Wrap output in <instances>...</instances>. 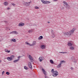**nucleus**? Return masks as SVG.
<instances>
[{
    "instance_id": "12",
    "label": "nucleus",
    "mask_w": 78,
    "mask_h": 78,
    "mask_svg": "<svg viewBox=\"0 0 78 78\" xmlns=\"http://www.w3.org/2000/svg\"><path fill=\"white\" fill-rule=\"evenodd\" d=\"M41 47L42 49H44L45 48V46L44 45L42 44L41 45Z\"/></svg>"
},
{
    "instance_id": "44",
    "label": "nucleus",
    "mask_w": 78,
    "mask_h": 78,
    "mask_svg": "<svg viewBox=\"0 0 78 78\" xmlns=\"http://www.w3.org/2000/svg\"><path fill=\"white\" fill-rule=\"evenodd\" d=\"M31 60H32V61H34V59H33V58H32L31 59Z\"/></svg>"
},
{
    "instance_id": "52",
    "label": "nucleus",
    "mask_w": 78,
    "mask_h": 78,
    "mask_svg": "<svg viewBox=\"0 0 78 78\" xmlns=\"http://www.w3.org/2000/svg\"><path fill=\"white\" fill-rule=\"evenodd\" d=\"M4 22H7V21H5Z\"/></svg>"
},
{
    "instance_id": "6",
    "label": "nucleus",
    "mask_w": 78,
    "mask_h": 78,
    "mask_svg": "<svg viewBox=\"0 0 78 78\" xmlns=\"http://www.w3.org/2000/svg\"><path fill=\"white\" fill-rule=\"evenodd\" d=\"M41 69H42V70L43 72V73L44 74V75H47V74H46V72L45 70H44L42 67H41Z\"/></svg>"
},
{
    "instance_id": "10",
    "label": "nucleus",
    "mask_w": 78,
    "mask_h": 78,
    "mask_svg": "<svg viewBox=\"0 0 78 78\" xmlns=\"http://www.w3.org/2000/svg\"><path fill=\"white\" fill-rule=\"evenodd\" d=\"M63 3L64 4H65V5H66V6H67L68 8H69V5H68V4L67 3V2H65V1H63Z\"/></svg>"
},
{
    "instance_id": "39",
    "label": "nucleus",
    "mask_w": 78,
    "mask_h": 78,
    "mask_svg": "<svg viewBox=\"0 0 78 78\" xmlns=\"http://www.w3.org/2000/svg\"><path fill=\"white\" fill-rule=\"evenodd\" d=\"M12 5H13V6H14V5H15V4L14 3H12Z\"/></svg>"
},
{
    "instance_id": "2",
    "label": "nucleus",
    "mask_w": 78,
    "mask_h": 78,
    "mask_svg": "<svg viewBox=\"0 0 78 78\" xmlns=\"http://www.w3.org/2000/svg\"><path fill=\"white\" fill-rule=\"evenodd\" d=\"M41 1L43 4H48V3H50V2L48 1H45L44 0H41Z\"/></svg>"
},
{
    "instance_id": "4",
    "label": "nucleus",
    "mask_w": 78,
    "mask_h": 78,
    "mask_svg": "<svg viewBox=\"0 0 78 78\" xmlns=\"http://www.w3.org/2000/svg\"><path fill=\"white\" fill-rule=\"evenodd\" d=\"M30 3H31L30 2H25L24 3V6H28V5H30Z\"/></svg>"
},
{
    "instance_id": "41",
    "label": "nucleus",
    "mask_w": 78,
    "mask_h": 78,
    "mask_svg": "<svg viewBox=\"0 0 78 78\" xmlns=\"http://www.w3.org/2000/svg\"><path fill=\"white\" fill-rule=\"evenodd\" d=\"M4 73H5V71H3L2 73V75H3L4 74Z\"/></svg>"
},
{
    "instance_id": "3",
    "label": "nucleus",
    "mask_w": 78,
    "mask_h": 78,
    "mask_svg": "<svg viewBox=\"0 0 78 78\" xmlns=\"http://www.w3.org/2000/svg\"><path fill=\"white\" fill-rule=\"evenodd\" d=\"M27 65L28 66L30 69H33V68L32 67V65H31V63L30 62H29L27 63Z\"/></svg>"
},
{
    "instance_id": "43",
    "label": "nucleus",
    "mask_w": 78,
    "mask_h": 78,
    "mask_svg": "<svg viewBox=\"0 0 78 78\" xmlns=\"http://www.w3.org/2000/svg\"><path fill=\"white\" fill-rule=\"evenodd\" d=\"M63 54H64L65 53H67V52H63L62 53Z\"/></svg>"
},
{
    "instance_id": "53",
    "label": "nucleus",
    "mask_w": 78,
    "mask_h": 78,
    "mask_svg": "<svg viewBox=\"0 0 78 78\" xmlns=\"http://www.w3.org/2000/svg\"><path fill=\"white\" fill-rule=\"evenodd\" d=\"M31 62H32V61H31Z\"/></svg>"
},
{
    "instance_id": "16",
    "label": "nucleus",
    "mask_w": 78,
    "mask_h": 78,
    "mask_svg": "<svg viewBox=\"0 0 78 78\" xmlns=\"http://www.w3.org/2000/svg\"><path fill=\"white\" fill-rule=\"evenodd\" d=\"M71 59V60H72V61H73V62L74 63H76V59H75L74 58V60L72 59Z\"/></svg>"
},
{
    "instance_id": "27",
    "label": "nucleus",
    "mask_w": 78,
    "mask_h": 78,
    "mask_svg": "<svg viewBox=\"0 0 78 78\" xmlns=\"http://www.w3.org/2000/svg\"><path fill=\"white\" fill-rule=\"evenodd\" d=\"M14 55H11L10 57H11V58H12V59H13V58H14Z\"/></svg>"
},
{
    "instance_id": "31",
    "label": "nucleus",
    "mask_w": 78,
    "mask_h": 78,
    "mask_svg": "<svg viewBox=\"0 0 78 78\" xmlns=\"http://www.w3.org/2000/svg\"><path fill=\"white\" fill-rule=\"evenodd\" d=\"M35 9H39V7H38L37 6L35 7Z\"/></svg>"
},
{
    "instance_id": "40",
    "label": "nucleus",
    "mask_w": 78,
    "mask_h": 78,
    "mask_svg": "<svg viewBox=\"0 0 78 78\" xmlns=\"http://www.w3.org/2000/svg\"><path fill=\"white\" fill-rule=\"evenodd\" d=\"M10 51H8V50L7 52V53H10Z\"/></svg>"
},
{
    "instance_id": "18",
    "label": "nucleus",
    "mask_w": 78,
    "mask_h": 78,
    "mask_svg": "<svg viewBox=\"0 0 78 78\" xmlns=\"http://www.w3.org/2000/svg\"><path fill=\"white\" fill-rule=\"evenodd\" d=\"M69 32V33H71V35L72 34H73V33H74V31L72 30L71 31H70Z\"/></svg>"
},
{
    "instance_id": "9",
    "label": "nucleus",
    "mask_w": 78,
    "mask_h": 78,
    "mask_svg": "<svg viewBox=\"0 0 78 78\" xmlns=\"http://www.w3.org/2000/svg\"><path fill=\"white\" fill-rule=\"evenodd\" d=\"M25 25V24L23 23H21L19 24V27H23Z\"/></svg>"
},
{
    "instance_id": "21",
    "label": "nucleus",
    "mask_w": 78,
    "mask_h": 78,
    "mask_svg": "<svg viewBox=\"0 0 78 78\" xmlns=\"http://www.w3.org/2000/svg\"><path fill=\"white\" fill-rule=\"evenodd\" d=\"M32 44L33 45H34L36 44V41H34Z\"/></svg>"
},
{
    "instance_id": "32",
    "label": "nucleus",
    "mask_w": 78,
    "mask_h": 78,
    "mask_svg": "<svg viewBox=\"0 0 78 78\" xmlns=\"http://www.w3.org/2000/svg\"><path fill=\"white\" fill-rule=\"evenodd\" d=\"M51 72L52 73H54L55 72V71H54V69H52L51 70Z\"/></svg>"
},
{
    "instance_id": "24",
    "label": "nucleus",
    "mask_w": 78,
    "mask_h": 78,
    "mask_svg": "<svg viewBox=\"0 0 78 78\" xmlns=\"http://www.w3.org/2000/svg\"><path fill=\"white\" fill-rule=\"evenodd\" d=\"M61 65V64L60 63L57 66V68H60Z\"/></svg>"
},
{
    "instance_id": "15",
    "label": "nucleus",
    "mask_w": 78,
    "mask_h": 78,
    "mask_svg": "<svg viewBox=\"0 0 78 78\" xmlns=\"http://www.w3.org/2000/svg\"><path fill=\"white\" fill-rule=\"evenodd\" d=\"M68 46H72V44L70 42L68 43Z\"/></svg>"
},
{
    "instance_id": "38",
    "label": "nucleus",
    "mask_w": 78,
    "mask_h": 78,
    "mask_svg": "<svg viewBox=\"0 0 78 78\" xmlns=\"http://www.w3.org/2000/svg\"><path fill=\"white\" fill-rule=\"evenodd\" d=\"M55 35H52V37H55Z\"/></svg>"
},
{
    "instance_id": "23",
    "label": "nucleus",
    "mask_w": 78,
    "mask_h": 78,
    "mask_svg": "<svg viewBox=\"0 0 78 78\" xmlns=\"http://www.w3.org/2000/svg\"><path fill=\"white\" fill-rule=\"evenodd\" d=\"M24 69H25V70H28V68L27 67L25 66L24 67Z\"/></svg>"
},
{
    "instance_id": "7",
    "label": "nucleus",
    "mask_w": 78,
    "mask_h": 78,
    "mask_svg": "<svg viewBox=\"0 0 78 78\" xmlns=\"http://www.w3.org/2000/svg\"><path fill=\"white\" fill-rule=\"evenodd\" d=\"M10 34H18V32H17V31H13L10 33Z\"/></svg>"
},
{
    "instance_id": "22",
    "label": "nucleus",
    "mask_w": 78,
    "mask_h": 78,
    "mask_svg": "<svg viewBox=\"0 0 78 78\" xmlns=\"http://www.w3.org/2000/svg\"><path fill=\"white\" fill-rule=\"evenodd\" d=\"M50 61L51 63V64H54V62H53V61L52 60V59H50Z\"/></svg>"
},
{
    "instance_id": "37",
    "label": "nucleus",
    "mask_w": 78,
    "mask_h": 78,
    "mask_svg": "<svg viewBox=\"0 0 78 78\" xmlns=\"http://www.w3.org/2000/svg\"><path fill=\"white\" fill-rule=\"evenodd\" d=\"M20 57H21L20 56H19L18 57V59H19H19H20Z\"/></svg>"
},
{
    "instance_id": "13",
    "label": "nucleus",
    "mask_w": 78,
    "mask_h": 78,
    "mask_svg": "<svg viewBox=\"0 0 78 78\" xmlns=\"http://www.w3.org/2000/svg\"><path fill=\"white\" fill-rule=\"evenodd\" d=\"M66 62L65 61H64V60L61 61L60 64L61 65V64H63Z\"/></svg>"
},
{
    "instance_id": "25",
    "label": "nucleus",
    "mask_w": 78,
    "mask_h": 78,
    "mask_svg": "<svg viewBox=\"0 0 78 78\" xmlns=\"http://www.w3.org/2000/svg\"><path fill=\"white\" fill-rule=\"evenodd\" d=\"M19 60V59H17V60H15L13 61V62H17Z\"/></svg>"
},
{
    "instance_id": "29",
    "label": "nucleus",
    "mask_w": 78,
    "mask_h": 78,
    "mask_svg": "<svg viewBox=\"0 0 78 78\" xmlns=\"http://www.w3.org/2000/svg\"><path fill=\"white\" fill-rule=\"evenodd\" d=\"M32 32V30H29L28 31V33H31Z\"/></svg>"
},
{
    "instance_id": "50",
    "label": "nucleus",
    "mask_w": 78,
    "mask_h": 78,
    "mask_svg": "<svg viewBox=\"0 0 78 78\" xmlns=\"http://www.w3.org/2000/svg\"><path fill=\"white\" fill-rule=\"evenodd\" d=\"M33 25L34 26V25H35V26H36V24H33Z\"/></svg>"
},
{
    "instance_id": "17",
    "label": "nucleus",
    "mask_w": 78,
    "mask_h": 78,
    "mask_svg": "<svg viewBox=\"0 0 78 78\" xmlns=\"http://www.w3.org/2000/svg\"><path fill=\"white\" fill-rule=\"evenodd\" d=\"M4 4L5 6H7L8 5V2H5Z\"/></svg>"
},
{
    "instance_id": "14",
    "label": "nucleus",
    "mask_w": 78,
    "mask_h": 78,
    "mask_svg": "<svg viewBox=\"0 0 78 78\" xmlns=\"http://www.w3.org/2000/svg\"><path fill=\"white\" fill-rule=\"evenodd\" d=\"M28 58L30 60H31V59H32V58L33 59V57H32V56H31V55H29Z\"/></svg>"
},
{
    "instance_id": "8",
    "label": "nucleus",
    "mask_w": 78,
    "mask_h": 78,
    "mask_svg": "<svg viewBox=\"0 0 78 78\" xmlns=\"http://www.w3.org/2000/svg\"><path fill=\"white\" fill-rule=\"evenodd\" d=\"M44 58L43 56L40 57V58H39V60L40 62H42V61L44 60Z\"/></svg>"
},
{
    "instance_id": "28",
    "label": "nucleus",
    "mask_w": 78,
    "mask_h": 78,
    "mask_svg": "<svg viewBox=\"0 0 78 78\" xmlns=\"http://www.w3.org/2000/svg\"><path fill=\"white\" fill-rule=\"evenodd\" d=\"M72 30L73 31H75L76 30V28H73Z\"/></svg>"
},
{
    "instance_id": "5",
    "label": "nucleus",
    "mask_w": 78,
    "mask_h": 78,
    "mask_svg": "<svg viewBox=\"0 0 78 78\" xmlns=\"http://www.w3.org/2000/svg\"><path fill=\"white\" fill-rule=\"evenodd\" d=\"M64 35L66 36H71V33L69 32L66 33L64 34Z\"/></svg>"
},
{
    "instance_id": "11",
    "label": "nucleus",
    "mask_w": 78,
    "mask_h": 78,
    "mask_svg": "<svg viewBox=\"0 0 78 78\" xmlns=\"http://www.w3.org/2000/svg\"><path fill=\"white\" fill-rule=\"evenodd\" d=\"M7 59L8 60V61H12V60L13 59L11 58V57H8L7 58Z\"/></svg>"
},
{
    "instance_id": "49",
    "label": "nucleus",
    "mask_w": 78,
    "mask_h": 78,
    "mask_svg": "<svg viewBox=\"0 0 78 78\" xmlns=\"http://www.w3.org/2000/svg\"><path fill=\"white\" fill-rule=\"evenodd\" d=\"M60 53H63V52H59Z\"/></svg>"
},
{
    "instance_id": "26",
    "label": "nucleus",
    "mask_w": 78,
    "mask_h": 78,
    "mask_svg": "<svg viewBox=\"0 0 78 78\" xmlns=\"http://www.w3.org/2000/svg\"><path fill=\"white\" fill-rule=\"evenodd\" d=\"M70 49H71V50H74V47L71 46L70 48Z\"/></svg>"
},
{
    "instance_id": "36",
    "label": "nucleus",
    "mask_w": 78,
    "mask_h": 78,
    "mask_svg": "<svg viewBox=\"0 0 78 78\" xmlns=\"http://www.w3.org/2000/svg\"><path fill=\"white\" fill-rule=\"evenodd\" d=\"M29 45H30V46H32L33 45V44H32L29 43Z\"/></svg>"
},
{
    "instance_id": "20",
    "label": "nucleus",
    "mask_w": 78,
    "mask_h": 78,
    "mask_svg": "<svg viewBox=\"0 0 78 78\" xmlns=\"http://www.w3.org/2000/svg\"><path fill=\"white\" fill-rule=\"evenodd\" d=\"M43 39V37L42 36H40L38 37V39L40 40V39Z\"/></svg>"
},
{
    "instance_id": "35",
    "label": "nucleus",
    "mask_w": 78,
    "mask_h": 78,
    "mask_svg": "<svg viewBox=\"0 0 78 78\" xmlns=\"http://www.w3.org/2000/svg\"><path fill=\"white\" fill-rule=\"evenodd\" d=\"M61 9H64V8L63 7H62Z\"/></svg>"
},
{
    "instance_id": "51",
    "label": "nucleus",
    "mask_w": 78,
    "mask_h": 78,
    "mask_svg": "<svg viewBox=\"0 0 78 78\" xmlns=\"http://www.w3.org/2000/svg\"><path fill=\"white\" fill-rule=\"evenodd\" d=\"M2 62V60H0V62Z\"/></svg>"
},
{
    "instance_id": "1",
    "label": "nucleus",
    "mask_w": 78,
    "mask_h": 78,
    "mask_svg": "<svg viewBox=\"0 0 78 78\" xmlns=\"http://www.w3.org/2000/svg\"><path fill=\"white\" fill-rule=\"evenodd\" d=\"M58 75V72L57 71H55L53 73L52 76H57Z\"/></svg>"
},
{
    "instance_id": "33",
    "label": "nucleus",
    "mask_w": 78,
    "mask_h": 78,
    "mask_svg": "<svg viewBox=\"0 0 78 78\" xmlns=\"http://www.w3.org/2000/svg\"><path fill=\"white\" fill-rule=\"evenodd\" d=\"M25 44H27V45H29L30 44V43H28V42H25Z\"/></svg>"
},
{
    "instance_id": "45",
    "label": "nucleus",
    "mask_w": 78,
    "mask_h": 78,
    "mask_svg": "<svg viewBox=\"0 0 78 78\" xmlns=\"http://www.w3.org/2000/svg\"><path fill=\"white\" fill-rule=\"evenodd\" d=\"M54 2H56L58 0H53Z\"/></svg>"
},
{
    "instance_id": "34",
    "label": "nucleus",
    "mask_w": 78,
    "mask_h": 78,
    "mask_svg": "<svg viewBox=\"0 0 78 78\" xmlns=\"http://www.w3.org/2000/svg\"><path fill=\"white\" fill-rule=\"evenodd\" d=\"M8 49H5V52H7L8 51Z\"/></svg>"
},
{
    "instance_id": "48",
    "label": "nucleus",
    "mask_w": 78,
    "mask_h": 78,
    "mask_svg": "<svg viewBox=\"0 0 78 78\" xmlns=\"http://www.w3.org/2000/svg\"><path fill=\"white\" fill-rule=\"evenodd\" d=\"M48 23H50V22H49V21H48Z\"/></svg>"
},
{
    "instance_id": "42",
    "label": "nucleus",
    "mask_w": 78,
    "mask_h": 78,
    "mask_svg": "<svg viewBox=\"0 0 78 78\" xmlns=\"http://www.w3.org/2000/svg\"><path fill=\"white\" fill-rule=\"evenodd\" d=\"M71 70H73V68L72 67H71Z\"/></svg>"
},
{
    "instance_id": "30",
    "label": "nucleus",
    "mask_w": 78,
    "mask_h": 78,
    "mask_svg": "<svg viewBox=\"0 0 78 78\" xmlns=\"http://www.w3.org/2000/svg\"><path fill=\"white\" fill-rule=\"evenodd\" d=\"M6 74L8 75H9V73L8 72H6Z\"/></svg>"
},
{
    "instance_id": "47",
    "label": "nucleus",
    "mask_w": 78,
    "mask_h": 78,
    "mask_svg": "<svg viewBox=\"0 0 78 78\" xmlns=\"http://www.w3.org/2000/svg\"><path fill=\"white\" fill-rule=\"evenodd\" d=\"M51 33H53V30H52L51 31Z\"/></svg>"
},
{
    "instance_id": "46",
    "label": "nucleus",
    "mask_w": 78,
    "mask_h": 78,
    "mask_svg": "<svg viewBox=\"0 0 78 78\" xmlns=\"http://www.w3.org/2000/svg\"><path fill=\"white\" fill-rule=\"evenodd\" d=\"M10 8L8 7V8H7V9H10Z\"/></svg>"
},
{
    "instance_id": "19",
    "label": "nucleus",
    "mask_w": 78,
    "mask_h": 78,
    "mask_svg": "<svg viewBox=\"0 0 78 78\" xmlns=\"http://www.w3.org/2000/svg\"><path fill=\"white\" fill-rule=\"evenodd\" d=\"M11 41L14 42H16V39H13L11 40Z\"/></svg>"
}]
</instances>
